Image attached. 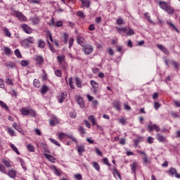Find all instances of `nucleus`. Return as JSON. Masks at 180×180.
<instances>
[{
	"label": "nucleus",
	"mask_w": 180,
	"mask_h": 180,
	"mask_svg": "<svg viewBox=\"0 0 180 180\" xmlns=\"http://www.w3.org/2000/svg\"><path fill=\"white\" fill-rule=\"evenodd\" d=\"M10 147H11V148L13 150V151H15V153H16V154H18V155H20V152H19L18 148L15 146V144L11 143Z\"/></svg>",
	"instance_id": "nucleus-33"
},
{
	"label": "nucleus",
	"mask_w": 180,
	"mask_h": 180,
	"mask_svg": "<svg viewBox=\"0 0 180 180\" xmlns=\"http://www.w3.org/2000/svg\"><path fill=\"white\" fill-rule=\"evenodd\" d=\"M1 162L6 167V168H11V167H12V162L11 160L3 159Z\"/></svg>",
	"instance_id": "nucleus-13"
},
{
	"label": "nucleus",
	"mask_w": 180,
	"mask_h": 180,
	"mask_svg": "<svg viewBox=\"0 0 180 180\" xmlns=\"http://www.w3.org/2000/svg\"><path fill=\"white\" fill-rule=\"evenodd\" d=\"M7 132L11 136H15V131L13 129H12V128H8Z\"/></svg>",
	"instance_id": "nucleus-45"
},
{
	"label": "nucleus",
	"mask_w": 180,
	"mask_h": 180,
	"mask_svg": "<svg viewBox=\"0 0 180 180\" xmlns=\"http://www.w3.org/2000/svg\"><path fill=\"white\" fill-rule=\"evenodd\" d=\"M4 53L6 56H11V54H12V50H11L9 47L4 46Z\"/></svg>",
	"instance_id": "nucleus-25"
},
{
	"label": "nucleus",
	"mask_w": 180,
	"mask_h": 180,
	"mask_svg": "<svg viewBox=\"0 0 180 180\" xmlns=\"http://www.w3.org/2000/svg\"><path fill=\"white\" fill-rule=\"evenodd\" d=\"M83 51L86 56H89L94 51V47L92 45H84L83 46Z\"/></svg>",
	"instance_id": "nucleus-1"
},
{
	"label": "nucleus",
	"mask_w": 180,
	"mask_h": 180,
	"mask_svg": "<svg viewBox=\"0 0 180 180\" xmlns=\"http://www.w3.org/2000/svg\"><path fill=\"white\" fill-rule=\"evenodd\" d=\"M55 26H56V27H63V21H61V20L57 21V22L55 23Z\"/></svg>",
	"instance_id": "nucleus-54"
},
{
	"label": "nucleus",
	"mask_w": 180,
	"mask_h": 180,
	"mask_svg": "<svg viewBox=\"0 0 180 180\" xmlns=\"http://www.w3.org/2000/svg\"><path fill=\"white\" fill-rule=\"evenodd\" d=\"M156 139L160 143H165V141H167V138H165V136L161 135V134H156Z\"/></svg>",
	"instance_id": "nucleus-9"
},
{
	"label": "nucleus",
	"mask_w": 180,
	"mask_h": 180,
	"mask_svg": "<svg viewBox=\"0 0 180 180\" xmlns=\"http://www.w3.org/2000/svg\"><path fill=\"white\" fill-rule=\"evenodd\" d=\"M67 98V92H63L60 95V98L58 100L59 103H63L64 99Z\"/></svg>",
	"instance_id": "nucleus-27"
},
{
	"label": "nucleus",
	"mask_w": 180,
	"mask_h": 180,
	"mask_svg": "<svg viewBox=\"0 0 180 180\" xmlns=\"http://www.w3.org/2000/svg\"><path fill=\"white\" fill-rule=\"evenodd\" d=\"M157 48L159 49L161 51H162L164 53L168 55L169 54V51H168V49L164 46L162 44H158Z\"/></svg>",
	"instance_id": "nucleus-10"
},
{
	"label": "nucleus",
	"mask_w": 180,
	"mask_h": 180,
	"mask_svg": "<svg viewBox=\"0 0 180 180\" xmlns=\"http://www.w3.org/2000/svg\"><path fill=\"white\" fill-rule=\"evenodd\" d=\"M126 34H127V36H133V34H134V30H133V29L131 28H129L128 30L127 28Z\"/></svg>",
	"instance_id": "nucleus-40"
},
{
	"label": "nucleus",
	"mask_w": 180,
	"mask_h": 180,
	"mask_svg": "<svg viewBox=\"0 0 180 180\" xmlns=\"http://www.w3.org/2000/svg\"><path fill=\"white\" fill-rule=\"evenodd\" d=\"M49 141L53 143V144H55V146H57L58 147H61V144H60V143H58V141L54 139H49Z\"/></svg>",
	"instance_id": "nucleus-37"
},
{
	"label": "nucleus",
	"mask_w": 180,
	"mask_h": 180,
	"mask_svg": "<svg viewBox=\"0 0 180 180\" xmlns=\"http://www.w3.org/2000/svg\"><path fill=\"white\" fill-rule=\"evenodd\" d=\"M0 106H1V108H3L4 109H6V110H9V108L8 107L6 103H5V102L2 101H0Z\"/></svg>",
	"instance_id": "nucleus-41"
},
{
	"label": "nucleus",
	"mask_w": 180,
	"mask_h": 180,
	"mask_svg": "<svg viewBox=\"0 0 180 180\" xmlns=\"http://www.w3.org/2000/svg\"><path fill=\"white\" fill-rule=\"evenodd\" d=\"M82 1V8H89L91 2L89 0H81Z\"/></svg>",
	"instance_id": "nucleus-19"
},
{
	"label": "nucleus",
	"mask_w": 180,
	"mask_h": 180,
	"mask_svg": "<svg viewBox=\"0 0 180 180\" xmlns=\"http://www.w3.org/2000/svg\"><path fill=\"white\" fill-rule=\"evenodd\" d=\"M28 64H29V63H27V60H22V61H21V65H22V67H27Z\"/></svg>",
	"instance_id": "nucleus-64"
},
{
	"label": "nucleus",
	"mask_w": 180,
	"mask_h": 180,
	"mask_svg": "<svg viewBox=\"0 0 180 180\" xmlns=\"http://www.w3.org/2000/svg\"><path fill=\"white\" fill-rule=\"evenodd\" d=\"M14 53L18 58H22V54L20 53L19 49H15Z\"/></svg>",
	"instance_id": "nucleus-47"
},
{
	"label": "nucleus",
	"mask_w": 180,
	"mask_h": 180,
	"mask_svg": "<svg viewBox=\"0 0 180 180\" xmlns=\"http://www.w3.org/2000/svg\"><path fill=\"white\" fill-rule=\"evenodd\" d=\"M44 155L45 158H46V160H49V161H50L51 162H54V161H56V158H54L51 155H49L47 153H44Z\"/></svg>",
	"instance_id": "nucleus-17"
},
{
	"label": "nucleus",
	"mask_w": 180,
	"mask_h": 180,
	"mask_svg": "<svg viewBox=\"0 0 180 180\" xmlns=\"http://www.w3.org/2000/svg\"><path fill=\"white\" fill-rule=\"evenodd\" d=\"M79 131L81 134V136H84V134H85V129L82 127H79Z\"/></svg>",
	"instance_id": "nucleus-58"
},
{
	"label": "nucleus",
	"mask_w": 180,
	"mask_h": 180,
	"mask_svg": "<svg viewBox=\"0 0 180 180\" xmlns=\"http://www.w3.org/2000/svg\"><path fill=\"white\" fill-rule=\"evenodd\" d=\"M148 130L150 133L153 131V130H155L156 131H161V128L158 127L157 124L148 125Z\"/></svg>",
	"instance_id": "nucleus-4"
},
{
	"label": "nucleus",
	"mask_w": 180,
	"mask_h": 180,
	"mask_svg": "<svg viewBox=\"0 0 180 180\" xmlns=\"http://www.w3.org/2000/svg\"><path fill=\"white\" fill-rule=\"evenodd\" d=\"M6 84H7V85H13V82L10 78H6Z\"/></svg>",
	"instance_id": "nucleus-57"
},
{
	"label": "nucleus",
	"mask_w": 180,
	"mask_h": 180,
	"mask_svg": "<svg viewBox=\"0 0 180 180\" xmlns=\"http://www.w3.org/2000/svg\"><path fill=\"white\" fill-rule=\"evenodd\" d=\"M13 127L15 130H18L19 133H22V131H23V129H22V127L20 125H18V124H16V122H14L13 124Z\"/></svg>",
	"instance_id": "nucleus-24"
},
{
	"label": "nucleus",
	"mask_w": 180,
	"mask_h": 180,
	"mask_svg": "<svg viewBox=\"0 0 180 180\" xmlns=\"http://www.w3.org/2000/svg\"><path fill=\"white\" fill-rule=\"evenodd\" d=\"M77 41L78 44L84 47L85 46V39L82 37H77Z\"/></svg>",
	"instance_id": "nucleus-14"
},
{
	"label": "nucleus",
	"mask_w": 180,
	"mask_h": 180,
	"mask_svg": "<svg viewBox=\"0 0 180 180\" xmlns=\"http://www.w3.org/2000/svg\"><path fill=\"white\" fill-rule=\"evenodd\" d=\"M33 85L35 88H40V81L37 79H34L33 82Z\"/></svg>",
	"instance_id": "nucleus-38"
},
{
	"label": "nucleus",
	"mask_w": 180,
	"mask_h": 180,
	"mask_svg": "<svg viewBox=\"0 0 180 180\" xmlns=\"http://www.w3.org/2000/svg\"><path fill=\"white\" fill-rule=\"evenodd\" d=\"M115 29L117 30V32L120 33V34H122V36H124L126 33H127V27H116Z\"/></svg>",
	"instance_id": "nucleus-7"
},
{
	"label": "nucleus",
	"mask_w": 180,
	"mask_h": 180,
	"mask_svg": "<svg viewBox=\"0 0 180 180\" xmlns=\"http://www.w3.org/2000/svg\"><path fill=\"white\" fill-rule=\"evenodd\" d=\"M113 176H115V178H119L120 180H122V176H120V174H119V172H117V169H116V167H115L113 169Z\"/></svg>",
	"instance_id": "nucleus-28"
},
{
	"label": "nucleus",
	"mask_w": 180,
	"mask_h": 180,
	"mask_svg": "<svg viewBox=\"0 0 180 180\" xmlns=\"http://www.w3.org/2000/svg\"><path fill=\"white\" fill-rule=\"evenodd\" d=\"M92 165L96 171H98V172H99V171H101V166H99V164H98V162H93Z\"/></svg>",
	"instance_id": "nucleus-31"
},
{
	"label": "nucleus",
	"mask_w": 180,
	"mask_h": 180,
	"mask_svg": "<svg viewBox=\"0 0 180 180\" xmlns=\"http://www.w3.org/2000/svg\"><path fill=\"white\" fill-rule=\"evenodd\" d=\"M76 101L78 105H79L80 108H84V106H85V104L84 103V99L81 96H77Z\"/></svg>",
	"instance_id": "nucleus-12"
},
{
	"label": "nucleus",
	"mask_w": 180,
	"mask_h": 180,
	"mask_svg": "<svg viewBox=\"0 0 180 180\" xmlns=\"http://www.w3.org/2000/svg\"><path fill=\"white\" fill-rule=\"evenodd\" d=\"M49 124L51 126H56V124H58L60 123V120L56 116H52L51 119L49 120Z\"/></svg>",
	"instance_id": "nucleus-5"
},
{
	"label": "nucleus",
	"mask_w": 180,
	"mask_h": 180,
	"mask_svg": "<svg viewBox=\"0 0 180 180\" xmlns=\"http://www.w3.org/2000/svg\"><path fill=\"white\" fill-rule=\"evenodd\" d=\"M169 175H171L172 176H174V175H175L176 174V169L172 167L169 169Z\"/></svg>",
	"instance_id": "nucleus-35"
},
{
	"label": "nucleus",
	"mask_w": 180,
	"mask_h": 180,
	"mask_svg": "<svg viewBox=\"0 0 180 180\" xmlns=\"http://www.w3.org/2000/svg\"><path fill=\"white\" fill-rule=\"evenodd\" d=\"M6 67H8V68H15V63H12V62H8L6 64Z\"/></svg>",
	"instance_id": "nucleus-51"
},
{
	"label": "nucleus",
	"mask_w": 180,
	"mask_h": 180,
	"mask_svg": "<svg viewBox=\"0 0 180 180\" xmlns=\"http://www.w3.org/2000/svg\"><path fill=\"white\" fill-rule=\"evenodd\" d=\"M18 161L20 162L22 168L25 169V171H26L27 169L26 165H25V160H23V159H22L21 158H19Z\"/></svg>",
	"instance_id": "nucleus-36"
},
{
	"label": "nucleus",
	"mask_w": 180,
	"mask_h": 180,
	"mask_svg": "<svg viewBox=\"0 0 180 180\" xmlns=\"http://www.w3.org/2000/svg\"><path fill=\"white\" fill-rule=\"evenodd\" d=\"M29 115H30V116H32V117H36V111H34V110H33L32 108H30Z\"/></svg>",
	"instance_id": "nucleus-48"
},
{
	"label": "nucleus",
	"mask_w": 180,
	"mask_h": 180,
	"mask_svg": "<svg viewBox=\"0 0 180 180\" xmlns=\"http://www.w3.org/2000/svg\"><path fill=\"white\" fill-rule=\"evenodd\" d=\"M103 162H104V164H105V165H108V167H110L111 164L109 163V160L108 158H103Z\"/></svg>",
	"instance_id": "nucleus-59"
},
{
	"label": "nucleus",
	"mask_w": 180,
	"mask_h": 180,
	"mask_svg": "<svg viewBox=\"0 0 180 180\" xmlns=\"http://www.w3.org/2000/svg\"><path fill=\"white\" fill-rule=\"evenodd\" d=\"M89 120L91 122L93 126H95V124H96V121L95 120V117H94V115H90L89 117Z\"/></svg>",
	"instance_id": "nucleus-44"
},
{
	"label": "nucleus",
	"mask_w": 180,
	"mask_h": 180,
	"mask_svg": "<svg viewBox=\"0 0 180 180\" xmlns=\"http://www.w3.org/2000/svg\"><path fill=\"white\" fill-rule=\"evenodd\" d=\"M10 178L13 179L16 178L17 172L15 169H10L8 172L6 173Z\"/></svg>",
	"instance_id": "nucleus-8"
},
{
	"label": "nucleus",
	"mask_w": 180,
	"mask_h": 180,
	"mask_svg": "<svg viewBox=\"0 0 180 180\" xmlns=\"http://www.w3.org/2000/svg\"><path fill=\"white\" fill-rule=\"evenodd\" d=\"M129 167H131L132 174L136 176V169H137V167H139V163H137V162H134L129 165Z\"/></svg>",
	"instance_id": "nucleus-6"
},
{
	"label": "nucleus",
	"mask_w": 180,
	"mask_h": 180,
	"mask_svg": "<svg viewBox=\"0 0 180 180\" xmlns=\"http://www.w3.org/2000/svg\"><path fill=\"white\" fill-rule=\"evenodd\" d=\"M55 75H56V77H63V73L61 72V70H56L55 71Z\"/></svg>",
	"instance_id": "nucleus-52"
},
{
	"label": "nucleus",
	"mask_w": 180,
	"mask_h": 180,
	"mask_svg": "<svg viewBox=\"0 0 180 180\" xmlns=\"http://www.w3.org/2000/svg\"><path fill=\"white\" fill-rule=\"evenodd\" d=\"M114 108H115L117 110H120V103H119L117 101L114 103Z\"/></svg>",
	"instance_id": "nucleus-56"
},
{
	"label": "nucleus",
	"mask_w": 180,
	"mask_h": 180,
	"mask_svg": "<svg viewBox=\"0 0 180 180\" xmlns=\"http://www.w3.org/2000/svg\"><path fill=\"white\" fill-rule=\"evenodd\" d=\"M91 85L94 89H98V87L99 86V84L94 80H91Z\"/></svg>",
	"instance_id": "nucleus-34"
},
{
	"label": "nucleus",
	"mask_w": 180,
	"mask_h": 180,
	"mask_svg": "<svg viewBox=\"0 0 180 180\" xmlns=\"http://www.w3.org/2000/svg\"><path fill=\"white\" fill-rule=\"evenodd\" d=\"M4 34L7 37H11V36H12V34H11V32H9V30L8 28H4Z\"/></svg>",
	"instance_id": "nucleus-43"
},
{
	"label": "nucleus",
	"mask_w": 180,
	"mask_h": 180,
	"mask_svg": "<svg viewBox=\"0 0 180 180\" xmlns=\"http://www.w3.org/2000/svg\"><path fill=\"white\" fill-rule=\"evenodd\" d=\"M0 172H2L3 174H6V168H5V166L4 165H0Z\"/></svg>",
	"instance_id": "nucleus-50"
},
{
	"label": "nucleus",
	"mask_w": 180,
	"mask_h": 180,
	"mask_svg": "<svg viewBox=\"0 0 180 180\" xmlns=\"http://www.w3.org/2000/svg\"><path fill=\"white\" fill-rule=\"evenodd\" d=\"M144 16L149 23H153V25H155V22H153V20H151V17L150 16V14L148 13H145Z\"/></svg>",
	"instance_id": "nucleus-29"
},
{
	"label": "nucleus",
	"mask_w": 180,
	"mask_h": 180,
	"mask_svg": "<svg viewBox=\"0 0 180 180\" xmlns=\"http://www.w3.org/2000/svg\"><path fill=\"white\" fill-rule=\"evenodd\" d=\"M49 91V87L46 85H43L41 89V94H46Z\"/></svg>",
	"instance_id": "nucleus-42"
},
{
	"label": "nucleus",
	"mask_w": 180,
	"mask_h": 180,
	"mask_svg": "<svg viewBox=\"0 0 180 180\" xmlns=\"http://www.w3.org/2000/svg\"><path fill=\"white\" fill-rule=\"evenodd\" d=\"M63 39L65 43H68V34L67 33L63 34Z\"/></svg>",
	"instance_id": "nucleus-63"
},
{
	"label": "nucleus",
	"mask_w": 180,
	"mask_h": 180,
	"mask_svg": "<svg viewBox=\"0 0 180 180\" xmlns=\"http://www.w3.org/2000/svg\"><path fill=\"white\" fill-rule=\"evenodd\" d=\"M154 108L157 110L158 109H160V108H161V104H160V103H158V102H155L154 103Z\"/></svg>",
	"instance_id": "nucleus-60"
},
{
	"label": "nucleus",
	"mask_w": 180,
	"mask_h": 180,
	"mask_svg": "<svg viewBox=\"0 0 180 180\" xmlns=\"http://www.w3.org/2000/svg\"><path fill=\"white\" fill-rule=\"evenodd\" d=\"M76 15L79 16V18H82V19H84L85 18V14H84V12L82 11H77Z\"/></svg>",
	"instance_id": "nucleus-46"
},
{
	"label": "nucleus",
	"mask_w": 180,
	"mask_h": 180,
	"mask_svg": "<svg viewBox=\"0 0 180 180\" xmlns=\"http://www.w3.org/2000/svg\"><path fill=\"white\" fill-rule=\"evenodd\" d=\"M77 150L79 155H82V153H85V146L82 145H77Z\"/></svg>",
	"instance_id": "nucleus-11"
},
{
	"label": "nucleus",
	"mask_w": 180,
	"mask_h": 180,
	"mask_svg": "<svg viewBox=\"0 0 180 180\" xmlns=\"http://www.w3.org/2000/svg\"><path fill=\"white\" fill-rule=\"evenodd\" d=\"M13 15L15 16V18H18L20 20V22H25L27 20L26 16H25L22 13L14 11Z\"/></svg>",
	"instance_id": "nucleus-2"
},
{
	"label": "nucleus",
	"mask_w": 180,
	"mask_h": 180,
	"mask_svg": "<svg viewBox=\"0 0 180 180\" xmlns=\"http://www.w3.org/2000/svg\"><path fill=\"white\" fill-rule=\"evenodd\" d=\"M75 84L77 88H82V82H81V79H79V78L78 77L75 78Z\"/></svg>",
	"instance_id": "nucleus-32"
},
{
	"label": "nucleus",
	"mask_w": 180,
	"mask_h": 180,
	"mask_svg": "<svg viewBox=\"0 0 180 180\" xmlns=\"http://www.w3.org/2000/svg\"><path fill=\"white\" fill-rule=\"evenodd\" d=\"M27 148L30 153H34V146L32 144L27 145Z\"/></svg>",
	"instance_id": "nucleus-39"
},
{
	"label": "nucleus",
	"mask_w": 180,
	"mask_h": 180,
	"mask_svg": "<svg viewBox=\"0 0 180 180\" xmlns=\"http://www.w3.org/2000/svg\"><path fill=\"white\" fill-rule=\"evenodd\" d=\"M38 47L39 49H44V47H46V42L42 39L38 40Z\"/></svg>",
	"instance_id": "nucleus-30"
},
{
	"label": "nucleus",
	"mask_w": 180,
	"mask_h": 180,
	"mask_svg": "<svg viewBox=\"0 0 180 180\" xmlns=\"http://www.w3.org/2000/svg\"><path fill=\"white\" fill-rule=\"evenodd\" d=\"M70 117L72 119H75V117H77V112H75V111H72L70 112Z\"/></svg>",
	"instance_id": "nucleus-55"
},
{
	"label": "nucleus",
	"mask_w": 180,
	"mask_h": 180,
	"mask_svg": "<svg viewBox=\"0 0 180 180\" xmlns=\"http://www.w3.org/2000/svg\"><path fill=\"white\" fill-rule=\"evenodd\" d=\"M172 63L174 68H175V70H179V63L174 60L172 61Z\"/></svg>",
	"instance_id": "nucleus-49"
},
{
	"label": "nucleus",
	"mask_w": 180,
	"mask_h": 180,
	"mask_svg": "<svg viewBox=\"0 0 180 180\" xmlns=\"http://www.w3.org/2000/svg\"><path fill=\"white\" fill-rule=\"evenodd\" d=\"M165 11L167 12L168 15H174V12L175 11L174 10V8L169 5L168 7L165 10Z\"/></svg>",
	"instance_id": "nucleus-22"
},
{
	"label": "nucleus",
	"mask_w": 180,
	"mask_h": 180,
	"mask_svg": "<svg viewBox=\"0 0 180 180\" xmlns=\"http://www.w3.org/2000/svg\"><path fill=\"white\" fill-rule=\"evenodd\" d=\"M74 44V38L70 37L69 39V49H71Z\"/></svg>",
	"instance_id": "nucleus-53"
},
{
	"label": "nucleus",
	"mask_w": 180,
	"mask_h": 180,
	"mask_svg": "<svg viewBox=\"0 0 180 180\" xmlns=\"http://www.w3.org/2000/svg\"><path fill=\"white\" fill-rule=\"evenodd\" d=\"M30 43L31 44H34V38L33 37H30L22 41V44H26V42Z\"/></svg>",
	"instance_id": "nucleus-16"
},
{
	"label": "nucleus",
	"mask_w": 180,
	"mask_h": 180,
	"mask_svg": "<svg viewBox=\"0 0 180 180\" xmlns=\"http://www.w3.org/2000/svg\"><path fill=\"white\" fill-rule=\"evenodd\" d=\"M29 112H30V108H22L20 109V112L24 116H27V115H29Z\"/></svg>",
	"instance_id": "nucleus-23"
},
{
	"label": "nucleus",
	"mask_w": 180,
	"mask_h": 180,
	"mask_svg": "<svg viewBox=\"0 0 180 180\" xmlns=\"http://www.w3.org/2000/svg\"><path fill=\"white\" fill-rule=\"evenodd\" d=\"M35 61H37V64L40 65L41 64H43L44 59L41 56H35Z\"/></svg>",
	"instance_id": "nucleus-18"
},
{
	"label": "nucleus",
	"mask_w": 180,
	"mask_h": 180,
	"mask_svg": "<svg viewBox=\"0 0 180 180\" xmlns=\"http://www.w3.org/2000/svg\"><path fill=\"white\" fill-rule=\"evenodd\" d=\"M169 6V4H168V3H167L165 1H160L159 2V6L163 11H165Z\"/></svg>",
	"instance_id": "nucleus-15"
},
{
	"label": "nucleus",
	"mask_w": 180,
	"mask_h": 180,
	"mask_svg": "<svg viewBox=\"0 0 180 180\" xmlns=\"http://www.w3.org/2000/svg\"><path fill=\"white\" fill-rule=\"evenodd\" d=\"M75 179L77 180H82V175H81L80 174H77L74 175Z\"/></svg>",
	"instance_id": "nucleus-61"
},
{
	"label": "nucleus",
	"mask_w": 180,
	"mask_h": 180,
	"mask_svg": "<svg viewBox=\"0 0 180 180\" xmlns=\"http://www.w3.org/2000/svg\"><path fill=\"white\" fill-rule=\"evenodd\" d=\"M30 20L32 25H39V23L40 22V19L39 18V17H32L30 18Z\"/></svg>",
	"instance_id": "nucleus-21"
},
{
	"label": "nucleus",
	"mask_w": 180,
	"mask_h": 180,
	"mask_svg": "<svg viewBox=\"0 0 180 180\" xmlns=\"http://www.w3.org/2000/svg\"><path fill=\"white\" fill-rule=\"evenodd\" d=\"M69 134H67L65 133L61 132L58 134V137L59 140H64L66 137H68Z\"/></svg>",
	"instance_id": "nucleus-26"
},
{
	"label": "nucleus",
	"mask_w": 180,
	"mask_h": 180,
	"mask_svg": "<svg viewBox=\"0 0 180 180\" xmlns=\"http://www.w3.org/2000/svg\"><path fill=\"white\" fill-rule=\"evenodd\" d=\"M68 137L69 138V139H71V140L72 141H75V143H77V139L74 137V136L72 135V134H69V135H68Z\"/></svg>",
	"instance_id": "nucleus-62"
},
{
	"label": "nucleus",
	"mask_w": 180,
	"mask_h": 180,
	"mask_svg": "<svg viewBox=\"0 0 180 180\" xmlns=\"http://www.w3.org/2000/svg\"><path fill=\"white\" fill-rule=\"evenodd\" d=\"M22 29L23 30V31L27 33V34H31V33L33 32V30L31 29L30 27H29V25H26V24H23L21 25Z\"/></svg>",
	"instance_id": "nucleus-3"
},
{
	"label": "nucleus",
	"mask_w": 180,
	"mask_h": 180,
	"mask_svg": "<svg viewBox=\"0 0 180 180\" xmlns=\"http://www.w3.org/2000/svg\"><path fill=\"white\" fill-rule=\"evenodd\" d=\"M51 169L54 171L53 173L55 174V175H57V176H61V170L57 169L56 166H51Z\"/></svg>",
	"instance_id": "nucleus-20"
}]
</instances>
